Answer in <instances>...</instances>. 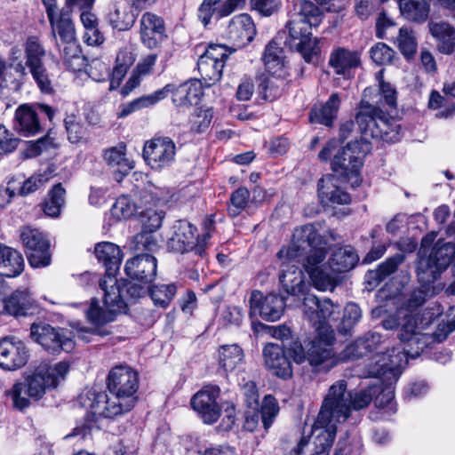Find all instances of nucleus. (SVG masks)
<instances>
[{"instance_id": "2", "label": "nucleus", "mask_w": 455, "mask_h": 455, "mask_svg": "<svg viewBox=\"0 0 455 455\" xmlns=\"http://www.w3.org/2000/svg\"><path fill=\"white\" fill-rule=\"evenodd\" d=\"M139 374L129 366L120 365L111 369L107 379V387L111 395L105 392L87 393L90 412L94 417L115 419L130 412L138 402Z\"/></svg>"}, {"instance_id": "41", "label": "nucleus", "mask_w": 455, "mask_h": 455, "mask_svg": "<svg viewBox=\"0 0 455 455\" xmlns=\"http://www.w3.org/2000/svg\"><path fill=\"white\" fill-rule=\"evenodd\" d=\"M220 365L227 372H232L243 364V349L236 344L224 345L220 350Z\"/></svg>"}, {"instance_id": "17", "label": "nucleus", "mask_w": 455, "mask_h": 455, "mask_svg": "<svg viewBox=\"0 0 455 455\" xmlns=\"http://www.w3.org/2000/svg\"><path fill=\"white\" fill-rule=\"evenodd\" d=\"M28 360V350L23 341L15 337L0 339V367L15 371L23 367Z\"/></svg>"}, {"instance_id": "55", "label": "nucleus", "mask_w": 455, "mask_h": 455, "mask_svg": "<svg viewBox=\"0 0 455 455\" xmlns=\"http://www.w3.org/2000/svg\"><path fill=\"white\" fill-rule=\"evenodd\" d=\"M260 413L263 427L267 430L273 424L279 412V406L276 399L272 395H266L263 399Z\"/></svg>"}, {"instance_id": "6", "label": "nucleus", "mask_w": 455, "mask_h": 455, "mask_svg": "<svg viewBox=\"0 0 455 455\" xmlns=\"http://www.w3.org/2000/svg\"><path fill=\"white\" fill-rule=\"evenodd\" d=\"M333 339V333L330 331L324 339L319 335L305 345L292 341L288 347V353L296 363L307 362L315 372H327L339 363V356L331 347Z\"/></svg>"}, {"instance_id": "60", "label": "nucleus", "mask_w": 455, "mask_h": 455, "mask_svg": "<svg viewBox=\"0 0 455 455\" xmlns=\"http://www.w3.org/2000/svg\"><path fill=\"white\" fill-rule=\"evenodd\" d=\"M362 311L355 303H348L344 309V315L339 325V331L348 332L361 319Z\"/></svg>"}, {"instance_id": "38", "label": "nucleus", "mask_w": 455, "mask_h": 455, "mask_svg": "<svg viewBox=\"0 0 455 455\" xmlns=\"http://www.w3.org/2000/svg\"><path fill=\"white\" fill-rule=\"evenodd\" d=\"M224 66L221 61L212 60L201 55L197 61V68L204 85L210 87L219 82L222 76Z\"/></svg>"}, {"instance_id": "16", "label": "nucleus", "mask_w": 455, "mask_h": 455, "mask_svg": "<svg viewBox=\"0 0 455 455\" xmlns=\"http://www.w3.org/2000/svg\"><path fill=\"white\" fill-rule=\"evenodd\" d=\"M251 316L259 315L265 321H277L284 311V298L274 293L263 296L262 292L253 291L250 298Z\"/></svg>"}, {"instance_id": "61", "label": "nucleus", "mask_w": 455, "mask_h": 455, "mask_svg": "<svg viewBox=\"0 0 455 455\" xmlns=\"http://www.w3.org/2000/svg\"><path fill=\"white\" fill-rule=\"evenodd\" d=\"M368 350L363 347L360 338L346 346V347L338 355L339 363H345L351 360H356L368 355Z\"/></svg>"}, {"instance_id": "14", "label": "nucleus", "mask_w": 455, "mask_h": 455, "mask_svg": "<svg viewBox=\"0 0 455 455\" xmlns=\"http://www.w3.org/2000/svg\"><path fill=\"white\" fill-rule=\"evenodd\" d=\"M142 155L152 169L162 170L174 162L176 145L169 137L154 138L145 143Z\"/></svg>"}, {"instance_id": "42", "label": "nucleus", "mask_w": 455, "mask_h": 455, "mask_svg": "<svg viewBox=\"0 0 455 455\" xmlns=\"http://www.w3.org/2000/svg\"><path fill=\"white\" fill-rule=\"evenodd\" d=\"M66 190L61 183L54 185L41 204L44 213L51 218H58L65 204Z\"/></svg>"}, {"instance_id": "3", "label": "nucleus", "mask_w": 455, "mask_h": 455, "mask_svg": "<svg viewBox=\"0 0 455 455\" xmlns=\"http://www.w3.org/2000/svg\"><path fill=\"white\" fill-rule=\"evenodd\" d=\"M323 17L321 9L311 1L297 0L294 13L277 36L286 47L300 53L306 62L315 63L320 54L319 40L312 39L311 28L318 26Z\"/></svg>"}, {"instance_id": "58", "label": "nucleus", "mask_w": 455, "mask_h": 455, "mask_svg": "<svg viewBox=\"0 0 455 455\" xmlns=\"http://www.w3.org/2000/svg\"><path fill=\"white\" fill-rule=\"evenodd\" d=\"M403 259V255L396 254L388 258L386 261L381 263L375 271H372L370 274L376 281L381 282L393 274Z\"/></svg>"}, {"instance_id": "29", "label": "nucleus", "mask_w": 455, "mask_h": 455, "mask_svg": "<svg viewBox=\"0 0 455 455\" xmlns=\"http://www.w3.org/2000/svg\"><path fill=\"white\" fill-rule=\"evenodd\" d=\"M427 28L435 41L439 52L451 55L455 52V27L453 25L444 20H430Z\"/></svg>"}, {"instance_id": "33", "label": "nucleus", "mask_w": 455, "mask_h": 455, "mask_svg": "<svg viewBox=\"0 0 455 455\" xmlns=\"http://www.w3.org/2000/svg\"><path fill=\"white\" fill-rule=\"evenodd\" d=\"M171 91L172 85L166 84L162 89L157 90L151 94L141 96L126 104H123L120 107L121 109L117 116L119 118H124L135 111L154 106L160 100L165 99L169 95Z\"/></svg>"}, {"instance_id": "50", "label": "nucleus", "mask_w": 455, "mask_h": 455, "mask_svg": "<svg viewBox=\"0 0 455 455\" xmlns=\"http://www.w3.org/2000/svg\"><path fill=\"white\" fill-rule=\"evenodd\" d=\"M142 206L135 204L128 196H119L111 209V214L118 219H129L135 213H139V209Z\"/></svg>"}, {"instance_id": "8", "label": "nucleus", "mask_w": 455, "mask_h": 455, "mask_svg": "<svg viewBox=\"0 0 455 455\" xmlns=\"http://www.w3.org/2000/svg\"><path fill=\"white\" fill-rule=\"evenodd\" d=\"M68 370L69 365L65 362L54 365L41 363L23 382L17 383V396L20 392H27L31 400H40L47 390L55 388L65 379Z\"/></svg>"}, {"instance_id": "13", "label": "nucleus", "mask_w": 455, "mask_h": 455, "mask_svg": "<svg viewBox=\"0 0 455 455\" xmlns=\"http://www.w3.org/2000/svg\"><path fill=\"white\" fill-rule=\"evenodd\" d=\"M20 239L31 267H43L50 265V243L42 231L29 226L23 227L20 230Z\"/></svg>"}, {"instance_id": "18", "label": "nucleus", "mask_w": 455, "mask_h": 455, "mask_svg": "<svg viewBox=\"0 0 455 455\" xmlns=\"http://www.w3.org/2000/svg\"><path fill=\"white\" fill-rule=\"evenodd\" d=\"M65 6L59 10L57 0H42L45 7L52 31L73 22L71 19L73 8H92L95 0H65Z\"/></svg>"}, {"instance_id": "28", "label": "nucleus", "mask_w": 455, "mask_h": 455, "mask_svg": "<svg viewBox=\"0 0 455 455\" xmlns=\"http://www.w3.org/2000/svg\"><path fill=\"white\" fill-rule=\"evenodd\" d=\"M256 35V28L249 14L234 17L227 28V36L236 47H243L251 43Z\"/></svg>"}, {"instance_id": "40", "label": "nucleus", "mask_w": 455, "mask_h": 455, "mask_svg": "<svg viewBox=\"0 0 455 455\" xmlns=\"http://www.w3.org/2000/svg\"><path fill=\"white\" fill-rule=\"evenodd\" d=\"M315 428L321 429L320 433L315 436L314 445L315 450L310 455H329L330 450L332 447L334 439L336 437V425L333 422L323 426L318 424L317 420L315 423Z\"/></svg>"}, {"instance_id": "10", "label": "nucleus", "mask_w": 455, "mask_h": 455, "mask_svg": "<svg viewBox=\"0 0 455 455\" xmlns=\"http://www.w3.org/2000/svg\"><path fill=\"white\" fill-rule=\"evenodd\" d=\"M55 45L58 48L65 66L74 71H80L86 65V59L76 37L74 23L64 25L52 31Z\"/></svg>"}, {"instance_id": "24", "label": "nucleus", "mask_w": 455, "mask_h": 455, "mask_svg": "<svg viewBox=\"0 0 455 455\" xmlns=\"http://www.w3.org/2000/svg\"><path fill=\"white\" fill-rule=\"evenodd\" d=\"M340 178L334 174L323 175L318 181V196L323 205L348 204L351 197L340 187Z\"/></svg>"}, {"instance_id": "7", "label": "nucleus", "mask_w": 455, "mask_h": 455, "mask_svg": "<svg viewBox=\"0 0 455 455\" xmlns=\"http://www.w3.org/2000/svg\"><path fill=\"white\" fill-rule=\"evenodd\" d=\"M98 282L104 291V307L100 305L98 299L92 298L84 309L88 322L97 326L113 322L117 314L124 313L127 308L116 278H100Z\"/></svg>"}, {"instance_id": "27", "label": "nucleus", "mask_w": 455, "mask_h": 455, "mask_svg": "<svg viewBox=\"0 0 455 455\" xmlns=\"http://www.w3.org/2000/svg\"><path fill=\"white\" fill-rule=\"evenodd\" d=\"M140 35L142 44L148 49H155L165 36V27L162 18L145 12L140 20Z\"/></svg>"}, {"instance_id": "59", "label": "nucleus", "mask_w": 455, "mask_h": 455, "mask_svg": "<svg viewBox=\"0 0 455 455\" xmlns=\"http://www.w3.org/2000/svg\"><path fill=\"white\" fill-rule=\"evenodd\" d=\"M436 294L435 288L420 287L411 292L409 298L404 303L407 311L412 312L422 306L427 299Z\"/></svg>"}, {"instance_id": "53", "label": "nucleus", "mask_w": 455, "mask_h": 455, "mask_svg": "<svg viewBox=\"0 0 455 455\" xmlns=\"http://www.w3.org/2000/svg\"><path fill=\"white\" fill-rule=\"evenodd\" d=\"M154 233L155 232L141 229L139 234L134 235V249L138 251H146V253L149 254L156 252L160 246Z\"/></svg>"}, {"instance_id": "62", "label": "nucleus", "mask_w": 455, "mask_h": 455, "mask_svg": "<svg viewBox=\"0 0 455 455\" xmlns=\"http://www.w3.org/2000/svg\"><path fill=\"white\" fill-rule=\"evenodd\" d=\"M50 180L49 174L36 173L27 179L18 189V195L26 196L44 187Z\"/></svg>"}, {"instance_id": "31", "label": "nucleus", "mask_w": 455, "mask_h": 455, "mask_svg": "<svg viewBox=\"0 0 455 455\" xmlns=\"http://www.w3.org/2000/svg\"><path fill=\"white\" fill-rule=\"evenodd\" d=\"M360 63L358 52L343 47L332 51L329 59V65L335 70V73L344 77L347 76L351 69L357 68Z\"/></svg>"}, {"instance_id": "46", "label": "nucleus", "mask_w": 455, "mask_h": 455, "mask_svg": "<svg viewBox=\"0 0 455 455\" xmlns=\"http://www.w3.org/2000/svg\"><path fill=\"white\" fill-rule=\"evenodd\" d=\"M406 59L414 57L418 49V42L414 31L408 27H402L394 42Z\"/></svg>"}, {"instance_id": "52", "label": "nucleus", "mask_w": 455, "mask_h": 455, "mask_svg": "<svg viewBox=\"0 0 455 455\" xmlns=\"http://www.w3.org/2000/svg\"><path fill=\"white\" fill-rule=\"evenodd\" d=\"M250 199V191L240 187L235 190L229 198L228 212L232 218L237 217L247 206Z\"/></svg>"}, {"instance_id": "30", "label": "nucleus", "mask_w": 455, "mask_h": 455, "mask_svg": "<svg viewBox=\"0 0 455 455\" xmlns=\"http://www.w3.org/2000/svg\"><path fill=\"white\" fill-rule=\"evenodd\" d=\"M94 253L106 268V275L103 278H116V273L122 261L120 248L113 243L102 242L96 244Z\"/></svg>"}, {"instance_id": "11", "label": "nucleus", "mask_w": 455, "mask_h": 455, "mask_svg": "<svg viewBox=\"0 0 455 455\" xmlns=\"http://www.w3.org/2000/svg\"><path fill=\"white\" fill-rule=\"evenodd\" d=\"M30 337L50 354L70 352L75 347L73 339L66 335L64 329L53 327L46 323H34L30 326Z\"/></svg>"}, {"instance_id": "56", "label": "nucleus", "mask_w": 455, "mask_h": 455, "mask_svg": "<svg viewBox=\"0 0 455 455\" xmlns=\"http://www.w3.org/2000/svg\"><path fill=\"white\" fill-rule=\"evenodd\" d=\"M278 40H280V37L277 36L268 43L265 49L263 61L268 71H271V69L282 63L283 50L279 46V43L277 42Z\"/></svg>"}, {"instance_id": "5", "label": "nucleus", "mask_w": 455, "mask_h": 455, "mask_svg": "<svg viewBox=\"0 0 455 455\" xmlns=\"http://www.w3.org/2000/svg\"><path fill=\"white\" fill-rule=\"evenodd\" d=\"M372 88H365L362 100L356 108L355 122L365 140L376 139L387 142H396L401 138L400 125L377 104L370 102Z\"/></svg>"}, {"instance_id": "34", "label": "nucleus", "mask_w": 455, "mask_h": 455, "mask_svg": "<svg viewBox=\"0 0 455 455\" xmlns=\"http://www.w3.org/2000/svg\"><path fill=\"white\" fill-rule=\"evenodd\" d=\"M359 257L350 246L339 247L335 249L328 259V267L331 270V274L346 273L353 269Z\"/></svg>"}, {"instance_id": "37", "label": "nucleus", "mask_w": 455, "mask_h": 455, "mask_svg": "<svg viewBox=\"0 0 455 455\" xmlns=\"http://www.w3.org/2000/svg\"><path fill=\"white\" fill-rule=\"evenodd\" d=\"M0 266L4 269L3 277H15L24 269V259L20 252L4 245L0 253Z\"/></svg>"}, {"instance_id": "21", "label": "nucleus", "mask_w": 455, "mask_h": 455, "mask_svg": "<svg viewBox=\"0 0 455 455\" xmlns=\"http://www.w3.org/2000/svg\"><path fill=\"white\" fill-rule=\"evenodd\" d=\"M407 362L405 348L393 347L379 355L370 374L376 378L386 377L396 379L401 374V368Z\"/></svg>"}, {"instance_id": "35", "label": "nucleus", "mask_w": 455, "mask_h": 455, "mask_svg": "<svg viewBox=\"0 0 455 455\" xmlns=\"http://www.w3.org/2000/svg\"><path fill=\"white\" fill-rule=\"evenodd\" d=\"M340 104V95L338 92L332 93L323 106L311 109L309 114L310 122L331 126L337 118Z\"/></svg>"}, {"instance_id": "54", "label": "nucleus", "mask_w": 455, "mask_h": 455, "mask_svg": "<svg viewBox=\"0 0 455 455\" xmlns=\"http://www.w3.org/2000/svg\"><path fill=\"white\" fill-rule=\"evenodd\" d=\"M133 62L134 58L130 52L126 50L120 51L116 55V66L112 70L111 84H113L114 82L119 84Z\"/></svg>"}, {"instance_id": "23", "label": "nucleus", "mask_w": 455, "mask_h": 455, "mask_svg": "<svg viewBox=\"0 0 455 455\" xmlns=\"http://www.w3.org/2000/svg\"><path fill=\"white\" fill-rule=\"evenodd\" d=\"M124 271L131 279L148 284L156 276L157 260L152 254L140 253L126 261Z\"/></svg>"}, {"instance_id": "45", "label": "nucleus", "mask_w": 455, "mask_h": 455, "mask_svg": "<svg viewBox=\"0 0 455 455\" xmlns=\"http://www.w3.org/2000/svg\"><path fill=\"white\" fill-rule=\"evenodd\" d=\"M443 270L427 257L421 258L418 263L417 276L423 288H435L431 284L440 276Z\"/></svg>"}, {"instance_id": "19", "label": "nucleus", "mask_w": 455, "mask_h": 455, "mask_svg": "<svg viewBox=\"0 0 455 455\" xmlns=\"http://www.w3.org/2000/svg\"><path fill=\"white\" fill-rule=\"evenodd\" d=\"M285 351L277 344L268 343L263 348V357L265 366L272 375L287 380L293 375V367Z\"/></svg>"}, {"instance_id": "51", "label": "nucleus", "mask_w": 455, "mask_h": 455, "mask_svg": "<svg viewBox=\"0 0 455 455\" xmlns=\"http://www.w3.org/2000/svg\"><path fill=\"white\" fill-rule=\"evenodd\" d=\"M139 215L142 230L156 232L162 226L164 212L149 206L139 212Z\"/></svg>"}, {"instance_id": "26", "label": "nucleus", "mask_w": 455, "mask_h": 455, "mask_svg": "<svg viewBox=\"0 0 455 455\" xmlns=\"http://www.w3.org/2000/svg\"><path fill=\"white\" fill-rule=\"evenodd\" d=\"M37 305L28 289H17L3 299V314L13 317L27 316L36 310Z\"/></svg>"}, {"instance_id": "36", "label": "nucleus", "mask_w": 455, "mask_h": 455, "mask_svg": "<svg viewBox=\"0 0 455 455\" xmlns=\"http://www.w3.org/2000/svg\"><path fill=\"white\" fill-rule=\"evenodd\" d=\"M402 16L409 21L424 23L429 16L430 4L426 0H398Z\"/></svg>"}, {"instance_id": "63", "label": "nucleus", "mask_w": 455, "mask_h": 455, "mask_svg": "<svg viewBox=\"0 0 455 455\" xmlns=\"http://www.w3.org/2000/svg\"><path fill=\"white\" fill-rule=\"evenodd\" d=\"M371 60L378 65L390 64L395 56V51L384 43H378L371 48Z\"/></svg>"}, {"instance_id": "32", "label": "nucleus", "mask_w": 455, "mask_h": 455, "mask_svg": "<svg viewBox=\"0 0 455 455\" xmlns=\"http://www.w3.org/2000/svg\"><path fill=\"white\" fill-rule=\"evenodd\" d=\"M15 128L24 136H31L41 131L39 116L33 105H22L15 112Z\"/></svg>"}, {"instance_id": "15", "label": "nucleus", "mask_w": 455, "mask_h": 455, "mask_svg": "<svg viewBox=\"0 0 455 455\" xmlns=\"http://www.w3.org/2000/svg\"><path fill=\"white\" fill-rule=\"evenodd\" d=\"M220 389L217 386H207L191 398V406L206 424H212L220 417L221 409L218 403Z\"/></svg>"}, {"instance_id": "44", "label": "nucleus", "mask_w": 455, "mask_h": 455, "mask_svg": "<svg viewBox=\"0 0 455 455\" xmlns=\"http://www.w3.org/2000/svg\"><path fill=\"white\" fill-rule=\"evenodd\" d=\"M257 83L258 92L265 100H274L278 98L282 94L284 85L283 79L266 75L257 77Z\"/></svg>"}, {"instance_id": "47", "label": "nucleus", "mask_w": 455, "mask_h": 455, "mask_svg": "<svg viewBox=\"0 0 455 455\" xmlns=\"http://www.w3.org/2000/svg\"><path fill=\"white\" fill-rule=\"evenodd\" d=\"M148 293L156 306L166 308L177 293L175 283H163L148 288Z\"/></svg>"}, {"instance_id": "20", "label": "nucleus", "mask_w": 455, "mask_h": 455, "mask_svg": "<svg viewBox=\"0 0 455 455\" xmlns=\"http://www.w3.org/2000/svg\"><path fill=\"white\" fill-rule=\"evenodd\" d=\"M356 143H348L347 147L339 149L331 161L333 174L343 180L356 177L363 164L359 153H355Z\"/></svg>"}, {"instance_id": "57", "label": "nucleus", "mask_w": 455, "mask_h": 455, "mask_svg": "<svg viewBox=\"0 0 455 455\" xmlns=\"http://www.w3.org/2000/svg\"><path fill=\"white\" fill-rule=\"evenodd\" d=\"M376 80L379 82V99L376 101H379L377 104L385 103L388 107L394 108L396 105V91L395 88L389 84L386 83L383 80V71L380 70L376 74ZM374 101L371 100V102Z\"/></svg>"}, {"instance_id": "22", "label": "nucleus", "mask_w": 455, "mask_h": 455, "mask_svg": "<svg viewBox=\"0 0 455 455\" xmlns=\"http://www.w3.org/2000/svg\"><path fill=\"white\" fill-rule=\"evenodd\" d=\"M304 314L313 326L319 328L323 323L339 312V306L330 299H319L314 294H307L303 299Z\"/></svg>"}, {"instance_id": "64", "label": "nucleus", "mask_w": 455, "mask_h": 455, "mask_svg": "<svg viewBox=\"0 0 455 455\" xmlns=\"http://www.w3.org/2000/svg\"><path fill=\"white\" fill-rule=\"evenodd\" d=\"M443 312V307L438 302L430 303L420 315H415L419 327L426 329Z\"/></svg>"}, {"instance_id": "39", "label": "nucleus", "mask_w": 455, "mask_h": 455, "mask_svg": "<svg viewBox=\"0 0 455 455\" xmlns=\"http://www.w3.org/2000/svg\"><path fill=\"white\" fill-rule=\"evenodd\" d=\"M171 85L172 91L170 92H172V102L177 107H188L196 103L202 93L201 86L196 82H187L175 90H173V85Z\"/></svg>"}, {"instance_id": "1", "label": "nucleus", "mask_w": 455, "mask_h": 455, "mask_svg": "<svg viewBox=\"0 0 455 455\" xmlns=\"http://www.w3.org/2000/svg\"><path fill=\"white\" fill-rule=\"evenodd\" d=\"M326 255L327 241L312 224L295 228L290 245L277 252L280 259L301 262L315 287L323 291H333L337 285L336 275L323 267Z\"/></svg>"}, {"instance_id": "25", "label": "nucleus", "mask_w": 455, "mask_h": 455, "mask_svg": "<svg viewBox=\"0 0 455 455\" xmlns=\"http://www.w3.org/2000/svg\"><path fill=\"white\" fill-rule=\"evenodd\" d=\"M282 268L279 274V282L283 291L291 296L304 297L308 294L309 283L305 281L302 270L294 264H290L291 260L283 259Z\"/></svg>"}, {"instance_id": "49", "label": "nucleus", "mask_w": 455, "mask_h": 455, "mask_svg": "<svg viewBox=\"0 0 455 455\" xmlns=\"http://www.w3.org/2000/svg\"><path fill=\"white\" fill-rule=\"evenodd\" d=\"M64 125L68 139L71 143H78L84 138L86 128L80 116L74 113L68 114L64 118Z\"/></svg>"}, {"instance_id": "9", "label": "nucleus", "mask_w": 455, "mask_h": 455, "mask_svg": "<svg viewBox=\"0 0 455 455\" xmlns=\"http://www.w3.org/2000/svg\"><path fill=\"white\" fill-rule=\"evenodd\" d=\"M27 66L40 92H53L52 76L44 66L46 51L36 36H28L24 44Z\"/></svg>"}, {"instance_id": "12", "label": "nucleus", "mask_w": 455, "mask_h": 455, "mask_svg": "<svg viewBox=\"0 0 455 455\" xmlns=\"http://www.w3.org/2000/svg\"><path fill=\"white\" fill-rule=\"evenodd\" d=\"M173 234L167 242L169 251L178 253L193 252L204 257L206 249L205 238L200 240L196 235V228L188 221L177 220L173 227Z\"/></svg>"}, {"instance_id": "43", "label": "nucleus", "mask_w": 455, "mask_h": 455, "mask_svg": "<svg viewBox=\"0 0 455 455\" xmlns=\"http://www.w3.org/2000/svg\"><path fill=\"white\" fill-rule=\"evenodd\" d=\"M126 146L119 143L104 151L103 158L110 167H117L120 173L126 175L133 168V164L125 157Z\"/></svg>"}, {"instance_id": "4", "label": "nucleus", "mask_w": 455, "mask_h": 455, "mask_svg": "<svg viewBox=\"0 0 455 455\" xmlns=\"http://www.w3.org/2000/svg\"><path fill=\"white\" fill-rule=\"evenodd\" d=\"M347 387L344 379L338 380L330 387L317 416L318 424L326 426L331 422H344L351 411L368 407L380 389L379 384H371L359 391H347Z\"/></svg>"}, {"instance_id": "48", "label": "nucleus", "mask_w": 455, "mask_h": 455, "mask_svg": "<svg viewBox=\"0 0 455 455\" xmlns=\"http://www.w3.org/2000/svg\"><path fill=\"white\" fill-rule=\"evenodd\" d=\"M418 323L417 317L413 315L407 314L403 316L398 333V338L402 342L419 341L418 335L422 329Z\"/></svg>"}]
</instances>
